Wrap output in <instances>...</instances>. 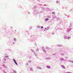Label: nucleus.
Masks as SVG:
<instances>
[{
    "label": "nucleus",
    "mask_w": 73,
    "mask_h": 73,
    "mask_svg": "<svg viewBox=\"0 0 73 73\" xmlns=\"http://www.w3.org/2000/svg\"><path fill=\"white\" fill-rule=\"evenodd\" d=\"M34 11L33 12V13L34 14H35V15H36V14H38V12L37 10H33Z\"/></svg>",
    "instance_id": "obj_1"
},
{
    "label": "nucleus",
    "mask_w": 73,
    "mask_h": 73,
    "mask_svg": "<svg viewBox=\"0 0 73 73\" xmlns=\"http://www.w3.org/2000/svg\"><path fill=\"white\" fill-rule=\"evenodd\" d=\"M31 51L32 52H34V55H35V56L36 57H37V56H36V52H35V51H34V50H33L32 49H31Z\"/></svg>",
    "instance_id": "obj_2"
},
{
    "label": "nucleus",
    "mask_w": 73,
    "mask_h": 73,
    "mask_svg": "<svg viewBox=\"0 0 73 73\" xmlns=\"http://www.w3.org/2000/svg\"><path fill=\"white\" fill-rule=\"evenodd\" d=\"M71 30H72V28H71L70 29H68L67 30V33H69V32H70Z\"/></svg>",
    "instance_id": "obj_3"
},
{
    "label": "nucleus",
    "mask_w": 73,
    "mask_h": 73,
    "mask_svg": "<svg viewBox=\"0 0 73 73\" xmlns=\"http://www.w3.org/2000/svg\"><path fill=\"white\" fill-rule=\"evenodd\" d=\"M42 50L45 53H46V51L45 50V48H43L42 49Z\"/></svg>",
    "instance_id": "obj_4"
},
{
    "label": "nucleus",
    "mask_w": 73,
    "mask_h": 73,
    "mask_svg": "<svg viewBox=\"0 0 73 73\" xmlns=\"http://www.w3.org/2000/svg\"><path fill=\"white\" fill-rule=\"evenodd\" d=\"M64 38L65 40H66L67 38V36L66 35H64Z\"/></svg>",
    "instance_id": "obj_5"
},
{
    "label": "nucleus",
    "mask_w": 73,
    "mask_h": 73,
    "mask_svg": "<svg viewBox=\"0 0 73 73\" xmlns=\"http://www.w3.org/2000/svg\"><path fill=\"white\" fill-rule=\"evenodd\" d=\"M61 67L63 68V69H65V66H64L63 65H61Z\"/></svg>",
    "instance_id": "obj_6"
},
{
    "label": "nucleus",
    "mask_w": 73,
    "mask_h": 73,
    "mask_svg": "<svg viewBox=\"0 0 73 73\" xmlns=\"http://www.w3.org/2000/svg\"><path fill=\"white\" fill-rule=\"evenodd\" d=\"M36 68H38V69H42V68H41L40 67L37 66L36 67Z\"/></svg>",
    "instance_id": "obj_7"
},
{
    "label": "nucleus",
    "mask_w": 73,
    "mask_h": 73,
    "mask_svg": "<svg viewBox=\"0 0 73 73\" xmlns=\"http://www.w3.org/2000/svg\"><path fill=\"white\" fill-rule=\"evenodd\" d=\"M72 22L70 23V26H69V28H70V27H72Z\"/></svg>",
    "instance_id": "obj_8"
},
{
    "label": "nucleus",
    "mask_w": 73,
    "mask_h": 73,
    "mask_svg": "<svg viewBox=\"0 0 73 73\" xmlns=\"http://www.w3.org/2000/svg\"><path fill=\"white\" fill-rule=\"evenodd\" d=\"M46 67L48 69H50V66H47Z\"/></svg>",
    "instance_id": "obj_9"
},
{
    "label": "nucleus",
    "mask_w": 73,
    "mask_h": 73,
    "mask_svg": "<svg viewBox=\"0 0 73 73\" xmlns=\"http://www.w3.org/2000/svg\"><path fill=\"white\" fill-rule=\"evenodd\" d=\"M3 66L4 68H7V67L6 66H5L4 65H3Z\"/></svg>",
    "instance_id": "obj_10"
},
{
    "label": "nucleus",
    "mask_w": 73,
    "mask_h": 73,
    "mask_svg": "<svg viewBox=\"0 0 73 73\" xmlns=\"http://www.w3.org/2000/svg\"><path fill=\"white\" fill-rule=\"evenodd\" d=\"M48 20H49V19L46 18L45 19V21H47Z\"/></svg>",
    "instance_id": "obj_11"
},
{
    "label": "nucleus",
    "mask_w": 73,
    "mask_h": 73,
    "mask_svg": "<svg viewBox=\"0 0 73 73\" xmlns=\"http://www.w3.org/2000/svg\"><path fill=\"white\" fill-rule=\"evenodd\" d=\"M69 62H72V63H73V60H68Z\"/></svg>",
    "instance_id": "obj_12"
},
{
    "label": "nucleus",
    "mask_w": 73,
    "mask_h": 73,
    "mask_svg": "<svg viewBox=\"0 0 73 73\" xmlns=\"http://www.w3.org/2000/svg\"><path fill=\"white\" fill-rule=\"evenodd\" d=\"M52 18H53V19H56V15H54L53 16Z\"/></svg>",
    "instance_id": "obj_13"
},
{
    "label": "nucleus",
    "mask_w": 73,
    "mask_h": 73,
    "mask_svg": "<svg viewBox=\"0 0 73 73\" xmlns=\"http://www.w3.org/2000/svg\"><path fill=\"white\" fill-rule=\"evenodd\" d=\"M13 40L15 42V41H16V38H13Z\"/></svg>",
    "instance_id": "obj_14"
},
{
    "label": "nucleus",
    "mask_w": 73,
    "mask_h": 73,
    "mask_svg": "<svg viewBox=\"0 0 73 73\" xmlns=\"http://www.w3.org/2000/svg\"><path fill=\"white\" fill-rule=\"evenodd\" d=\"M57 46L61 47L62 46V45L60 44H58Z\"/></svg>",
    "instance_id": "obj_15"
},
{
    "label": "nucleus",
    "mask_w": 73,
    "mask_h": 73,
    "mask_svg": "<svg viewBox=\"0 0 73 73\" xmlns=\"http://www.w3.org/2000/svg\"><path fill=\"white\" fill-rule=\"evenodd\" d=\"M56 19L57 20H60V18L57 17Z\"/></svg>",
    "instance_id": "obj_16"
},
{
    "label": "nucleus",
    "mask_w": 73,
    "mask_h": 73,
    "mask_svg": "<svg viewBox=\"0 0 73 73\" xmlns=\"http://www.w3.org/2000/svg\"><path fill=\"white\" fill-rule=\"evenodd\" d=\"M46 48L47 49H49V47L47 46L46 47Z\"/></svg>",
    "instance_id": "obj_17"
},
{
    "label": "nucleus",
    "mask_w": 73,
    "mask_h": 73,
    "mask_svg": "<svg viewBox=\"0 0 73 73\" xmlns=\"http://www.w3.org/2000/svg\"><path fill=\"white\" fill-rule=\"evenodd\" d=\"M46 60H50V58L47 57L46 58Z\"/></svg>",
    "instance_id": "obj_18"
},
{
    "label": "nucleus",
    "mask_w": 73,
    "mask_h": 73,
    "mask_svg": "<svg viewBox=\"0 0 73 73\" xmlns=\"http://www.w3.org/2000/svg\"><path fill=\"white\" fill-rule=\"evenodd\" d=\"M30 70L31 71H33V68H30Z\"/></svg>",
    "instance_id": "obj_19"
},
{
    "label": "nucleus",
    "mask_w": 73,
    "mask_h": 73,
    "mask_svg": "<svg viewBox=\"0 0 73 73\" xmlns=\"http://www.w3.org/2000/svg\"><path fill=\"white\" fill-rule=\"evenodd\" d=\"M47 18H51V17H50V16H47Z\"/></svg>",
    "instance_id": "obj_20"
},
{
    "label": "nucleus",
    "mask_w": 73,
    "mask_h": 73,
    "mask_svg": "<svg viewBox=\"0 0 73 73\" xmlns=\"http://www.w3.org/2000/svg\"><path fill=\"white\" fill-rule=\"evenodd\" d=\"M13 61H14V62H16V60L15 59H14V58H13Z\"/></svg>",
    "instance_id": "obj_21"
},
{
    "label": "nucleus",
    "mask_w": 73,
    "mask_h": 73,
    "mask_svg": "<svg viewBox=\"0 0 73 73\" xmlns=\"http://www.w3.org/2000/svg\"><path fill=\"white\" fill-rule=\"evenodd\" d=\"M69 38H71V37H67V39L68 40H69Z\"/></svg>",
    "instance_id": "obj_22"
},
{
    "label": "nucleus",
    "mask_w": 73,
    "mask_h": 73,
    "mask_svg": "<svg viewBox=\"0 0 73 73\" xmlns=\"http://www.w3.org/2000/svg\"><path fill=\"white\" fill-rule=\"evenodd\" d=\"M13 72L14 73H17V72H16L15 70H13Z\"/></svg>",
    "instance_id": "obj_23"
},
{
    "label": "nucleus",
    "mask_w": 73,
    "mask_h": 73,
    "mask_svg": "<svg viewBox=\"0 0 73 73\" xmlns=\"http://www.w3.org/2000/svg\"><path fill=\"white\" fill-rule=\"evenodd\" d=\"M61 61H64V58H61Z\"/></svg>",
    "instance_id": "obj_24"
},
{
    "label": "nucleus",
    "mask_w": 73,
    "mask_h": 73,
    "mask_svg": "<svg viewBox=\"0 0 73 73\" xmlns=\"http://www.w3.org/2000/svg\"><path fill=\"white\" fill-rule=\"evenodd\" d=\"M28 62L29 63H31V62H32V61L31 60H29L28 61Z\"/></svg>",
    "instance_id": "obj_25"
},
{
    "label": "nucleus",
    "mask_w": 73,
    "mask_h": 73,
    "mask_svg": "<svg viewBox=\"0 0 73 73\" xmlns=\"http://www.w3.org/2000/svg\"><path fill=\"white\" fill-rule=\"evenodd\" d=\"M36 6H34V7L33 8V9H36Z\"/></svg>",
    "instance_id": "obj_26"
},
{
    "label": "nucleus",
    "mask_w": 73,
    "mask_h": 73,
    "mask_svg": "<svg viewBox=\"0 0 73 73\" xmlns=\"http://www.w3.org/2000/svg\"><path fill=\"white\" fill-rule=\"evenodd\" d=\"M15 64H16V65H17V62H14Z\"/></svg>",
    "instance_id": "obj_27"
},
{
    "label": "nucleus",
    "mask_w": 73,
    "mask_h": 73,
    "mask_svg": "<svg viewBox=\"0 0 73 73\" xmlns=\"http://www.w3.org/2000/svg\"><path fill=\"white\" fill-rule=\"evenodd\" d=\"M46 9H48V10H50V8H46Z\"/></svg>",
    "instance_id": "obj_28"
},
{
    "label": "nucleus",
    "mask_w": 73,
    "mask_h": 73,
    "mask_svg": "<svg viewBox=\"0 0 73 73\" xmlns=\"http://www.w3.org/2000/svg\"><path fill=\"white\" fill-rule=\"evenodd\" d=\"M56 3H59V1H56Z\"/></svg>",
    "instance_id": "obj_29"
},
{
    "label": "nucleus",
    "mask_w": 73,
    "mask_h": 73,
    "mask_svg": "<svg viewBox=\"0 0 73 73\" xmlns=\"http://www.w3.org/2000/svg\"><path fill=\"white\" fill-rule=\"evenodd\" d=\"M61 56H64V54H60Z\"/></svg>",
    "instance_id": "obj_30"
},
{
    "label": "nucleus",
    "mask_w": 73,
    "mask_h": 73,
    "mask_svg": "<svg viewBox=\"0 0 73 73\" xmlns=\"http://www.w3.org/2000/svg\"><path fill=\"white\" fill-rule=\"evenodd\" d=\"M49 29V27H48L47 29V30H48V29Z\"/></svg>",
    "instance_id": "obj_31"
},
{
    "label": "nucleus",
    "mask_w": 73,
    "mask_h": 73,
    "mask_svg": "<svg viewBox=\"0 0 73 73\" xmlns=\"http://www.w3.org/2000/svg\"><path fill=\"white\" fill-rule=\"evenodd\" d=\"M5 58H8V56H5Z\"/></svg>",
    "instance_id": "obj_32"
},
{
    "label": "nucleus",
    "mask_w": 73,
    "mask_h": 73,
    "mask_svg": "<svg viewBox=\"0 0 73 73\" xmlns=\"http://www.w3.org/2000/svg\"><path fill=\"white\" fill-rule=\"evenodd\" d=\"M3 60H4V61H7V60L5 58H4L3 59Z\"/></svg>",
    "instance_id": "obj_33"
},
{
    "label": "nucleus",
    "mask_w": 73,
    "mask_h": 73,
    "mask_svg": "<svg viewBox=\"0 0 73 73\" xmlns=\"http://www.w3.org/2000/svg\"><path fill=\"white\" fill-rule=\"evenodd\" d=\"M64 73H72L70 72H65Z\"/></svg>",
    "instance_id": "obj_34"
},
{
    "label": "nucleus",
    "mask_w": 73,
    "mask_h": 73,
    "mask_svg": "<svg viewBox=\"0 0 73 73\" xmlns=\"http://www.w3.org/2000/svg\"><path fill=\"white\" fill-rule=\"evenodd\" d=\"M56 54L55 53H54L52 54L53 56H56Z\"/></svg>",
    "instance_id": "obj_35"
},
{
    "label": "nucleus",
    "mask_w": 73,
    "mask_h": 73,
    "mask_svg": "<svg viewBox=\"0 0 73 73\" xmlns=\"http://www.w3.org/2000/svg\"><path fill=\"white\" fill-rule=\"evenodd\" d=\"M32 27H30V29H32Z\"/></svg>",
    "instance_id": "obj_36"
},
{
    "label": "nucleus",
    "mask_w": 73,
    "mask_h": 73,
    "mask_svg": "<svg viewBox=\"0 0 73 73\" xmlns=\"http://www.w3.org/2000/svg\"><path fill=\"white\" fill-rule=\"evenodd\" d=\"M3 73H7V72H5V71H4Z\"/></svg>",
    "instance_id": "obj_37"
},
{
    "label": "nucleus",
    "mask_w": 73,
    "mask_h": 73,
    "mask_svg": "<svg viewBox=\"0 0 73 73\" xmlns=\"http://www.w3.org/2000/svg\"><path fill=\"white\" fill-rule=\"evenodd\" d=\"M52 14H54V15H55V13H54V12H53Z\"/></svg>",
    "instance_id": "obj_38"
},
{
    "label": "nucleus",
    "mask_w": 73,
    "mask_h": 73,
    "mask_svg": "<svg viewBox=\"0 0 73 73\" xmlns=\"http://www.w3.org/2000/svg\"><path fill=\"white\" fill-rule=\"evenodd\" d=\"M37 27L38 28H40L41 27H40V26H37Z\"/></svg>",
    "instance_id": "obj_39"
},
{
    "label": "nucleus",
    "mask_w": 73,
    "mask_h": 73,
    "mask_svg": "<svg viewBox=\"0 0 73 73\" xmlns=\"http://www.w3.org/2000/svg\"><path fill=\"white\" fill-rule=\"evenodd\" d=\"M35 46H36V45H37V44L36 43H35Z\"/></svg>",
    "instance_id": "obj_40"
},
{
    "label": "nucleus",
    "mask_w": 73,
    "mask_h": 73,
    "mask_svg": "<svg viewBox=\"0 0 73 73\" xmlns=\"http://www.w3.org/2000/svg\"><path fill=\"white\" fill-rule=\"evenodd\" d=\"M26 65H29V64H28V63H27L26 64Z\"/></svg>",
    "instance_id": "obj_41"
},
{
    "label": "nucleus",
    "mask_w": 73,
    "mask_h": 73,
    "mask_svg": "<svg viewBox=\"0 0 73 73\" xmlns=\"http://www.w3.org/2000/svg\"><path fill=\"white\" fill-rule=\"evenodd\" d=\"M41 29H42L43 28V26L41 27Z\"/></svg>",
    "instance_id": "obj_42"
},
{
    "label": "nucleus",
    "mask_w": 73,
    "mask_h": 73,
    "mask_svg": "<svg viewBox=\"0 0 73 73\" xmlns=\"http://www.w3.org/2000/svg\"><path fill=\"white\" fill-rule=\"evenodd\" d=\"M28 14H29V15H30V13H29V12H28Z\"/></svg>",
    "instance_id": "obj_43"
},
{
    "label": "nucleus",
    "mask_w": 73,
    "mask_h": 73,
    "mask_svg": "<svg viewBox=\"0 0 73 73\" xmlns=\"http://www.w3.org/2000/svg\"><path fill=\"white\" fill-rule=\"evenodd\" d=\"M37 51H38H38H39V50H38V49H37Z\"/></svg>",
    "instance_id": "obj_44"
},
{
    "label": "nucleus",
    "mask_w": 73,
    "mask_h": 73,
    "mask_svg": "<svg viewBox=\"0 0 73 73\" xmlns=\"http://www.w3.org/2000/svg\"><path fill=\"white\" fill-rule=\"evenodd\" d=\"M27 33H28L29 32V31H27Z\"/></svg>",
    "instance_id": "obj_45"
},
{
    "label": "nucleus",
    "mask_w": 73,
    "mask_h": 73,
    "mask_svg": "<svg viewBox=\"0 0 73 73\" xmlns=\"http://www.w3.org/2000/svg\"><path fill=\"white\" fill-rule=\"evenodd\" d=\"M3 63H4V64H5L6 62H3Z\"/></svg>",
    "instance_id": "obj_46"
},
{
    "label": "nucleus",
    "mask_w": 73,
    "mask_h": 73,
    "mask_svg": "<svg viewBox=\"0 0 73 73\" xmlns=\"http://www.w3.org/2000/svg\"><path fill=\"white\" fill-rule=\"evenodd\" d=\"M13 44H15V42H13Z\"/></svg>",
    "instance_id": "obj_47"
},
{
    "label": "nucleus",
    "mask_w": 73,
    "mask_h": 73,
    "mask_svg": "<svg viewBox=\"0 0 73 73\" xmlns=\"http://www.w3.org/2000/svg\"><path fill=\"white\" fill-rule=\"evenodd\" d=\"M45 5H45V4H44V6H45Z\"/></svg>",
    "instance_id": "obj_48"
},
{
    "label": "nucleus",
    "mask_w": 73,
    "mask_h": 73,
    "mask_svg": "<svg viewBox=\"0 0 73 73\" xmlns=\"http://www.w3.org/2000/svg\"><path fill=\"white\" fill-rule=\"evenodd\" d=\"M11 73H14L13 72H11Z\"/></svg>",
    "instance_id": "obj_49"
},
{
    "label": "nucleus",
    "mask_w": 73,
    "mask_h": 73,
    "mask_svg": "<svg viewBox=\"0 0 73 73\" xmlns=\"http://www.w3.org/2000/svg\"><path fill=\"white\" fill-rule=\"evenodd\" d=\"M52 34L53 35H54V33H52Z\"/></svg>",
    "instance_id": "obj_50"
},
{
    "label": "nucleus",
    "mask_w": 73,
    "mask_h": 73,
    "mask_svg": "<svg viewBox=\"0 0 73 73\" xmlns=\"http://www.w3.org/2000/svg\"><path fill=\"white\" fill-rule=\"evenodd\" d=\"M45 29L46 30V28H45Z\"/></svg>",
    "instance_id": "obj_51"
},
{
    "label": "nucleus",
    "mask_w": 73,
    "mask_h": 73,
    "mask_svg": "<svg viewBox=\"0 0 73 73\" xmlns=\"http://www.w3.org/2000/svg\"><path fill=\"white\" fill-rule=\"evenodd\" d=\"M65 58H67V57H66Z\"/></svg>",
    "instance_id": "obj_52"
},
{
    "label": "nucleus",
    "mask_w": 73,
    "mask_h": 73,
    "mask_svg": "<svg viewBox=\"0 0 73 73\" xmlns=\"http://www.w3.org/2000/svg\"><path fill=\"white\" fill-rule=\"evenodd\" d=\"M44 31H45V30H44Z\"/></svg>",
    "instance_id": "obj_53"
},
{
    "label": "nucleus",
    "mask_w": 73,
    "mask_h": 73,
    "mask_svg": "<svg viewBox=\"0 0 73 73\" xmlns=\"http://www.w3.org/2000/svg\"><path fill=\"white\" fill-rule=\"evenodd\" d=\"M15 31H16V30H15Z\"/></svg>",
    "instance_id": "obj_54"
},
{
    "label": "nucleus",
    "mask_w": 73,
    "mask_h": 73,
    "mask_svg": "<svg viewBox=\"0 0 73 73\" xmlns=\"http://www.w3.org/2000/svg\"><path fill=\"white\" fill-rule=\"evenodd\" d=\"M37 1H39V0H37Z\"/></svg>",
    "instance_id": "obj_55"
},
{
    "label": "nucleus",
    "mask_w": 73,
    "mask_h": 73,
    "mask_svg": "<svg viewBox=\"0 0 73 73\" xmlns=\"http://www.w3.org/2000/svg\"><path fill=\"white\" fill-rule=\"evenodd\" d=\"M32 40H31V41H32Z\"/></svg>",
    "instance_id": "obj_56"
},
{
    "label": "nucleus",
    "mask_w": 73,
    "mask_h": 73,
    "mask_svg": "<svg viewBox=\"0 0 73 73\" xmlns=\"http://www.w3.org/2000/svg\"><path fill=\"white\" fill-rule=\"evenodd\" d=\"M1 60L0 59V61Z\"/></svg>",
    "instance_id": "obj_57"
}]
</instances>
